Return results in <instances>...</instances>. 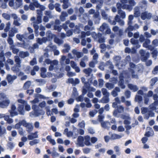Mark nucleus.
<instances>
[{
	"label": "nucleus",
	"mask_w": 158,
	"mask_h": 158,
	"mask_svg": "<svg viewBox=\"0 0 158 158\" xmlns=\"http://www.w3.org/2000/svg\"><path fill=\"white\" fill-rule=\"evenodd\" d=\"M78 95L77 89L75 87H73V91L72 94V97L74 98L76 97Z\"/></svg>",
	"instance_id": "obj_19"
},
{
	"label": "nucleus",
	"mask_w": 158,
	"mask_h": 158,
	"mask_svg": "<svg viewBox=\"0 0 158 158\" xmlns=\"http://www.w3.org/2000/svg\"><path fill=\"white\" fill-rule=\"evenodd\" d=\"M143 100L142 96L139 95H136L135 96V101L138 102L139 103L140 102Z\"/></svg>",
	"instance_id": "obj_26"
},
{
	"label": "nucleus",
	"mask_w": 158,
	"mask_h": 158,
	"mask_svg": "<svg viewBox=\"0 0 158 158\" xmlns=\"http://www.w3.org/2000/svg\"><path fill=\"white\" fill-rule=\"evenodd\" d=\"M140 15V12L136 9V7L135 8V11L134 13V15L135 17H138Z\"/></svg>",
	"instance_id": "obj_39"
},
{
	"label": "nucleus",
	"mask_w": 158,
	"mask_h": 158,
	"mask_svg": "<svg viewBox=\"0 0 158 158\" xmlns=\"http://www.w3.org/2000/svg\"><path fill=\"white\" fill-rule=\"evenodd\" d=\"M24 124L25 125L24 126V127H26L27 131L28 133H30L33 129V127L32 124L27 123L25 120Z\"/></svg>",
	"instance_id": "obj_2"
},
{
	"label": "nucleus",
	"mask_w": 158,
	"mask_h": 158,
	"mask_svg": "<svg viewBox=\"0 0 158 158\" xmlns=\"http://www.w3.org/2000/svg\"><path fill=\"white\" fill-rule=\"evenodd\" d=\"M83 152L85 154H88L89 153L91 150V148H86L82 149Z\"/></svg>",
	"instance_id": "obj_34"
},
{
	"label": "nucleus",
	"mask_w": 158,
	"mask_h": 158,
	"mask_svg": "<svg viewBox=\"0 0 158 158\" xmlns=\"http://www.w3.org/2000/svg\"><path fill=\"white\" fill-rule=\"evenodd\" d=\"M68 82L69 83L72 84L73 86H75L80 83V80L77 78H76L75 80L72 78H69L68 79Z\"/></svg>",
	"instance_id": "obj_4"
},
{
	"label": "nucleus",
	"mask_w": 158,
	"mask_h": 158,
	"mask_svg": "<svg viewBox=\"0 0 158 158\" xmlns=\"http://www.w3.org/2000/svg\"><path fill=\"white\" fill-rule=\"evenodd\" d=\"M150 53L148 52H146L145 54L141 56V60L143 62H146L149 58Z\"/></svg>",
	"instance_id": "obj_12"
},
{
	"label": "nucleus",
	"mask_w": 158,
	"mask_h": 158,
	"mask_svg": "<svg viewBox=\"0 0 158 158\" xmlns=\"http://www.w3.org/2000/svg\"><path fill=\"white\" fill-rule=\"evenodd\" d=\"M56 88V85H51L48 88V92H50L54 90Z\"/></svg>",
	"instance_id": "obj_28"
},
{
	"label": "nucleus",
	"mask_w": 158,
	"mask_h": 158,
	"mask_svg": "<svg viewBox=\"0 0 158 158\" xmlns=\"http://www.w3.org/2000/svg\"><path fill=\"white\" fill-rule=\"evenodd\" d=\"M105 117L104 115L99 114L98 116V120L101 123L103 121V119Z\"/></svg>",
	"instance_id": "obj_52"
},
{
	"label": "nucleus",
	"mask_w": 158,
	"mask_h": 158,
	"mask_svg": "<svg viewBox=\"0 0 158 158\" xmlns=\"http://www.w3.org/2000/svg\"><path fill=\"white\" fill-rule=\"evenodd\" d=\"M9 112L10 113V116L12 117L14 116L17 115L18 114L17 112L15 110L9 111Z\"/></svg>",
	"instance_id": "obj_56"
},
{
	"label": "nucleus",
	"mask_w": 158,
	"mask_h": 158,
	"mask_svg": "<svg viewBox=\"0 0 158 158\" xmlns=\"http://www.w3.org/2000/svg\"><path fill=\"white\" fill-rule=\"evenodd\" d=\"M31 85V82L30 81H27L24 83L23 88L25 90L28 89L29 88Z\"/></svg>",
	"instance_id": "obj_18"
},
{
	"label": "nucleus",
	"mask_w": 158,
	"mask_h": 158,
	"mask_svg": "<svg viewBox=\"0 0 158 158\" xmlns=\"http://www.w3.org/2000/svg\"><path fill=\"white\" fill-rule=\"evenodd\" d=\"M7 146L9 148L10 150L12 149L15 147V145H14L13 143L11 142L8 143Z\"/></svg>",
	"instance_id": "obj_51"
},
{
	"label": "nucleus",
	"mask_w": 158,
	"mask_h": 158,
	"mask_svg": "<svg viewBox=\"0 0 158 158\" xmlns=\"http://www.w3.org/2000/svg\"><path fill=\"white\" fill-rule=\"evenodd\" d=\"M99 2V3L96 6V9L98 10H99L101 8L103 2V0H100Z\"/></svg>",
	"instance_id": "obj_35"
},
{
	"label": "nucleus",
	"mask_w": 158,
	"mask_h": 158,
	"mask_svg": "<svg viewBox=\"0 0 158 158\" xmlns=\"http://www.w3.org/2000/svg\"><path fill=\"white\" fill-rule=\"evenodd\" d=\"M84 138L83 136H79L78 137L77 141V144L78 145L79 147H83L84 146Z\"/></svg>",
	"instance_id": "obj_3"
},
{
	"label": "nucleus",
	"mask_w": 158,
	"mask_h": 158,
	"mask_svg": "<svg viewBox=\"0 0 158 158\" xmlns=\"http://www.w3.org/2000/svg\"><path fill=\"white\" fill-rule=\"evenodd\" d=\"M54 29L55 30H57L59 32L61 31L62 28L59 26L54 25Z\"/></svg>",
	"instance_id": "obj_60"
},
{
	"label": "nucleus",
	"mask_w": 158,
	"mask_h": 158,
	"mask_svg": "<svg viewBox=\"0 0 158 158\" xmlns=\"http://www.w3.org/2000/svg\"><path fill=\"white\" fill-rule=\"evenodd\" d=\"M40 140L39 139H34L30 141L29 144L31 146H33L39 143Z\"/></svg>",
	"instance_id": "obj_29"
},
{
	"label": "nucleus",
	"mask_w": 158,
	"mask_h": 158,
	"mask_svg": "<svg viewBox=\"0 0 158 158\" xmlns=\"http://www.w3.org/2000/svg\"><path fill=\"white\" fill-rule=\"evenodd\" d=\"M36 135V136L33 135L31 133V135H28L27 138L29 140H33L34 139L38 138V135Z\"/></svg>",
	"instance_id": "obj_36"
},
{
	"label": "nucleus",
	"mask_w": 158,
	"mask_h": 158,
	"mask_svg": "<svg viewBox=\"0 0 158 158\" xmlns=\"http://www.w3.org/2000/svg\"><path fill=\"white\" fill-rule=\"evenodd\" d=\"M60 4L58 3H56L55 4V7L56 11L58 12L61 11V8L60 7Z\"/></svg>",
	"instance_id": "obj_49"
},
{
	"label": "nucleus",
	"mask_w": 158,
	"mask_h": 158,
	"mask_svg": "<svg viewBox=\"0 0 158 158\" xmlns=\"http://www.w3.org/2000/svg\"><path fill=\"white\" fill-rule=\"evenodd\" d=\"M46 37L48 39V41L52 40L53 38L56 36V35L52 33L51 31H48L46 33Z\"/></svg>",
	"instance_id": "obj_7"
},
{
	"label": "nucleus",
	"mask_w": 158,
	"mask_h": 158,
	"mask_svg": "<svg viewBox=\"0 0 158 158\" xmlns=\"http://www.w3.org/2000/svg\"><path fill=\"white\" fill-rule=\"evenodd\" d=\"M54 41L56 44H58V45H60L62 44L63 43V41L61 39H59L56 36L55 37L54 39Z\"/></svg>",
	"instance_id": "obj_15"
},
{
	"label": "nucleus",
	"mask_w": 158,
	"mask_h": 158,
	"mask_svg": "<svg viewBox=\"0 0 158 158\" xmlns=\"http://www.w3.org/2000/svg\"><path fill=\"white\" fill-rule=\"evenodd\" d=\"M124 77L122 74H120L119 77V81L118 82V85L120 86L122 89H124L125 88L126 86L124 84Z\"/></svg>",
	"instance_id": "obj_1"
},
{
	"label": "nucleus",
	"mask_w": 158,
	"mask_h": 158,
	"mask_svg": "<svg viewBox=\"0 0 158 158\" xmlns=\"http://www.w3.org/2000/svg\"><path fill=\"white\" fill-rule=\"evenodd\" d=\"M130 42L133 45H135L136 44L139 43V42L138 40H135L133 38H132L131 39Z\"/></svg>",
	"instance_id": "obj_32"
},
{
	"label": "nucleus",
	"mask_w": 158,
	"mask_h": 158,
	"mask_svg": "<svg viewBox=\"0 0 158 158\" xmlns=\"http://www.w3.org/2000/svg\"><path fill=\"white\" fill-rule=\"evenodd\" d=\"M15 45H13L10 46V48L12 50L13 53L17 54L19 52V49L15 48Z\"/></svg>",
	"instance_id": "obj_21"
},
{
	"label": "nucleus",
	"mask_w": 158,
	"mask_h": 158,
	"mask_svg": "<svg viewBox=\"0 0 158 158\" xmlns=\"http://www.w3.org/2000/svg\"><path fill=\"white\" fill-rule=\"evenodd\" d=\"M16 38L19 40L20 41H22L23 38H24V35H20V34H17L16 35Z\"/></svg>",
	"instance_id": "obj_37"
},
{
	"label": "nucleus",
	"mask_w": 158,
	"mask_h": 158,
	"mask_svg": "<svg viewBox=\"0 0 158 158\" xmlns=\"http://www.w3.org/2000/svg\"><path fill=\"white\" fill-rule=\"evenodd\" d=\"M92 69L91 68H89L87 69H85L83 70V72L85 74L89 76L91 73L92 71Z\"/></svg>",
	"instance_id": "obj_23"
},
{
	"label": "nucleus",
	"mask_w": 158,
	"mask_h": 158,
	"mask_svg": "<svg viewBox=\"0 0 158 158\" xmlns=\"http://www.w3.org/2000/svg\"><path fill=\"white\" fill-rule=\"evenodd\" d=\"M15 62L16 63V65H18V67L20 68L21 66V60L18 56H15L14 57Z\"/></svg>",
	"instance_id": "obj_14"
},
{
	"label": "nucleus",
	"mask_w": 158,
	"mask_h": 158,
	"mask_svg": "<svg viewBox=\"0 0 158 158\" xmlns=\"http://www.w3.org/2000/svg\"><path fill=\"white\" fill-rule=\"evenodd\" d=\"M152 44L155 47L158 46V39H155L152 41Z\"/></svg>",
	"instance_id": "obj_64"
},
{
	"label": "nucleus",
	"mask_w": 158,
	"mask_h": 158,
	"mask_svg": "<svg viewBox=\"0 0 158 158\" xmlns=\"http://www.w3.org/2000/svg\"><path fill=\"white\" fill-rule=\"evenodd\" d=\"M45 113V111L42 109H37L34 111L33 115H34L35 117H36L39 116L40 115H44Z\"/></svg>",
	"instance_id": "obj_5"
},
{
	"label": "nucleus",
	"mask_w": 158,
	"mask_h": 158,
	"mask_svg": "<svg viewBox=\"0 0 158 158\" xmlns=\"http://www.w3.org/2000/svg\"><path fill=\"white\" fill-rule=\"evenodd\" d=\"M10 22H8L7 23L6 25V27L4 29V31L6 32H8L10 29Z\"/></svg>",
	"instance_id": "obj_41"
},
{
	"label": "nucleus",
	"mask_w": 158,
	"mask_h": 158,
	"mask_svg": "<svg viewBox=\"0 0 158 158\" xmlns=\"http://www.w3.org/2000/svg\"><path fill=\"white\" fill-rule=\"evenodd\" d=\"M158 72V65L156 66L153 70L152 71V73L154 74H156Z\"/></svg>",
	"instance_id": "obj_61"
},
{
	"label": "nucleus",
	"mask_w": 158,
	"mask_h": 158,
	"mask_svg": "<svg viewBox=\"0 0 158 158\" xmlns=\"http://www.w3.org/2000/svg\"><path fill=\"white\" fill-rule=\"evenodd\" d=\"M116 6L118 10V13H119L122 10L121 9L122 8V4L119 2H118L116 4Z\"/></svg>",
	"instance_id": "obj_33"
},
{
	"label": "nucleus",
	"mask_w": 158,
	"mask_h": 158,
	"mask_svg": "<svg viewBox=\"0 0 158 158\" xmlns=\"http://www.w3.org/2000/svg\"><path fill=\"white\" fill-rule=\"evenodd\" d=\"M85 123L84 120L78 123L79 126L81 128H84L85 127Z\"/></svg>",
	"instance_id": "obj_63"
},
{
	"label": "nucleus",
	"mask_w": 158,
	"mask_h": 158,
	"mask_svg": "<svg viewBox=\"0 0 158 158\" xmlns=\"http://www.w3.org/2000/svg\"><path fill=\"white\" fill-rule=\"evenodd\" d=\"M42 16H41V15H37L36 22H34V23H36L37 24H39L41 23L42 21Z\"/></svg>",
	"instance_id": "obj_30"
},
{
	"label": "nucleus",
	"mask_w": 158,
	"mask_h": 158,
	"mask_svg": "<svg viewBox=\"0 0 158 158\" xmlns=\"http://www.w3.org/2000/svg\"><path fill=\"white\" fill-rule=\"evenodd\" d=\"M101 14L102 18L104 19H107V15L104 10L102 11Z\"/></svg>",
	"instance_id": "obj_45"
},
{
	"label": "nucleus",
	"mask_w": 158,
	"mask_h": 158,
	"mask_svg": "<svg viewBox=\"0 0 158 158\" xmlns=\"http://www.w3.org/2000/svg\"><path fill=\"white\" fill-rule=\"evenodd\" d=\"M6 79L9 83L13 81L12 76L10 74H8L7 75L6 77Z\"/></svg>",
	"instance_id": "obj_48"
},
{
	"label": "nucleus",
	"mask_w": 158,
	"mask_h": 158,
	"mask_svg": "<svg viewBox=\"0 0 158 158\" xmlns=\"http://www.w3.org/2000/svg\"><path fill=\"white\" fill-rule=\"evenodd\" d=\"M64 47L66 48L62 50L63 52L64 53L68 52L70 48V46L68 44H65L64 45Z\"/></svg>",
	"instance_id": "obj_24"
},
{
	"label": "nucleus",
	"mask_w": 158,
	"mask_h": 158,
	"mask_svg": "<svg viewBox=\"0 0 158 158\" xmlns=\"http://www.w3.org/2000/svg\"><path fill=\"white\" fill-rule=\"evenodd\" d=\"M6 98V95L4 93H1L0 94V100H3L4 99Z\"/></svg>",
	"instance_id": "obj_59"
},
{
	"label": "nucleus",
	"mask_w": 158,
	"mask_h": 158,
	"mask_svg": "<svg viewBox=\"0 0 158 158\" xmlns=\"http://www.w3.org/2000/svg\"><path fill=\"white\" fill-rule=\"evenodd\" d=\"M2 101H0V107L2 108H4L7 106L10 103L9 99Z\"/></svg>",
	"instance_id": "obj_6"
},
{
	"label": "nucleus",
	"mask_w": 158,
	"mask_h": 158,
	"mask_svg": "<svg viewBox=\"0 0 158 158\" xmlns=\"http://www.w3.org/2000/svg\"><path fill=\"white\" fill-rule=\"evenodd\" d=\"M29 54L28 52L20 51L19 52V56L22 58H24L26 57L29 56Z\"/></svg>",
	"instance_id": "obj_10"
},
{
	"label": "nucleus",
	"mask_w": 158,
	"mask_h": 158,
	"mask_svg": "<svg viewBox=\"0 0 158 158\" xmlns=\"http://www.w3.org/2000/svg\"><path fill=\"white\" fill-rule=\"evenodd\" d=\"M99 86L102 87L104 84V80L103 79L100 78L98 79Z\"/></svg>",
	"instance_id": "obj_57"
},
{
	"label": "nucleus",
	"mask_w": 158,
	"mask_h": 158,
	"mask_svg": "<svg viewBox=\"0 0 158 158\" xmlns=\"http://www.w3.org/2000/svg\"><path fill=\"white\" fill-rule=\"evenodd\" d=\"M128 3L130 5H131L132 7L135 6L136 4V2L134 0H129L128 1Z\"/></svg>",
	"instance_id": "obj_58"
},
{
	"label": "nucleus",
	"mask_w": 158,
	"mask_h": 158,
	"mask_svg": "<svg viewBox=\"0 0 158 158\" xmlns=\"http://www.w3.org/2000/svg\"><path fill=\"white\" fill-rule=\"evenodd\" d=\"M118 14L120 15L121 17L123 19H124L126 17V14L124 11L122 10L121 11L118 13Z\"/></svg>",
	"instance_id": "obj_44"
},
{
	"label": "nucleus",
	"mask_w": 158,
	"mask_h": 158,
	"mask_svg": "<svg viewBox=\"0 0 158 158\" xmlns=\"http://www.w3.org/2000/svg\"><path fill=\"white\" fill-rule=\"evenodd\" d=\"M83 96L82 94L80 95L76 98V100L77 102H82L83 101Z\"/></svg>",
	"instance_id": "obj_55"
},
{
	"label": "nucleus",
	"mask_w": 158,
	"mask_h": 158,
	"mask_svg": "<svg viewBox=\"0 0 158 158\" xmlns=\"http://www.w3.org/2000/svg\"><path fill=\"white\" fill-rule=\"evenodd\" d=\"M126 64L127 63L125 61H122L119 63L121 69L124 68Z\"/></svg>",
	"instance_id": "obj_62"
},
{
	"label": "nucleus",
	"mask_w": 158,
	"mask_h": 158,
	"mask_svg": "<svg viewBox=\"0 0 158 158\" xmlns=\"http://www.w3.org/2000/svg\"><path fill=\"white\" fill-rule=\"evenodd\" d=\"M128 87L130 89L132 90L133 92L137 91L139 89L136 85H134L131 84H128Z\"/></svg>",
	"instance_id": "obj_9"
},
{
	"label": "nucleus",
	"mask_w": 158,
	"mask_h": 158,
	"mask_svg": "<svg viewBox=\"0 0 158 158\" xmlns=\"http://www.w3.org/2000/svg\"><path fill=\"white\" fill-rule=\"evenodd\" d=\"M39 48V45L37 43L34 44L33 45L32 47H31V49H33V52H31V50H30V52L31 53H34V49L38 48Z\"/></svg>",
	"instance_id": "obj_40"
},
{
	"label": "nucleus",
	"mask_w": 158,
	"mask_h": 158,
	"mask_svg": "<svg viewBox=\"0 0 158 158\" xmlns=\"http://www.w3.org/2000/svg\"><path fill=\"white\" fill-rule=\"evenodd\" d=\"M123 135H121L115 134H113L111 135V139L113 140L118 139L121 138Z\"/></svg>",
	"instance_id": "obj_22"
},
{
	"label": "nucleus",
	"mask_w": 158,
	"mask_h": 158,
	"mask_svg": "<svg viewBox=\"0 0 158 158\" xmlns=\"http://www.w3.org/2000/svg\"><path fill=\"white\" fill-rule=\"evenodd\" d=\"M101 125L102 127L104 128H107L108 127L107 126V125H110V123L108 121H103L101 123Z\"/></svg>",
	"instance_id": "obj_17"
},
{
	"label": "nucleus",
	"mask_w": 158,
	"mask_h": 158,
	"mask_svg": "<svg viewBox=\"0 0 158 158\" xmlns=\"http://www.w3.org/2000/svg\"><path fill=\"white\" fill-rule=\"evenodd\" d=\"M98 140V139L95 137H92L90 138V141L92 143H95Z\"/></svg>",
	"instance_id": "obj_54"
},
{
	"label": "nucleus",
	"mask_w": 158,
	"mask_h": 158,
	"mask_svg": "<svg viewBox=\"0 0 158 158\" xmlns=\"http://www.w3.org/2000/svg\"><path fill=\"white\" fill-rule=\"evenodd\" d=\"M2 16L5 19L7 20H9L10 19V16L6 13H4L2 14Z\"/></svg>",
	"instance_id": "obj_38"
},
{
	"label": "nucleus",
	"mask_w": 158,
	"mask_h": 158,
	"mask_svg": "<svg viewBox=\"0 0 158 158\" xmlns=\"http://www.w3.org/2000/svg\"><path fill=\"white\" fill-rule=\"evenodd\" d=\"M117 110L119 113L122 112L123 111L124 107L122 106H117Z\"/></svg>",
	"instance_id": "obj_53"
},
{
	"label": "nucleus",
	"mask_w": 158,
	"mask_h": 158,
	"mask_svg": "<svg viewBox=\"0 0 158 158\" xmlns=\"http://www.w3.org/2000/svg\"><path fill=\"white\" fill-rule=\"evenodd\" d=\"M120 91V89L119 87H116L111 92V94L114 97H116L118 95L117 92H119Z\"/></svg>",
	"instance_id": "obj_11"
},
{
	"label": "nucleus",
	"mask_w": 158,
	"mask_h": 158,
	"mask_svg": "<svg viewBox=\"0 0 158 158\" xmlns=\"http://www.w3.org/2000/svg\"><path fill=\"white\" fill-rule=\"evenodd\" d=\"M24 106L22 104H19L17 110L19 113V114L21 115L24 114L25 111L24 110Z\"/></svg>",
	"instance_id": "obj_8"
},
{
	"label": "nucleus",
	"mask_w": 158,
	"mask_h": 158,
	"mask_svg": "<svg viewBox=\"0 0 158 158\" xmlns=\"http://www.w3.org/2000/svg\"><path fill=\"white\" fill-rule=\"evenodd\" d=\"M125 95L127 98H129L131 97V92L129 90H127L125 92Z\"/></svg>",
	"instance_id": "obj_47"
},
{
	"label": "nucleus",
	"mask_w": 158,
	"mask_h": 158,
	"mask_svg": "<svg viewBox=\"0 0 158 158\" xmlns=\"http://www.w3.org/2000/svg\"><path fill=\"white\" fill-rule=\"evenodd\" d=\"M107 24L105 23H103L100 27V30L101 31H103L106 29Z\"/></svg>",
	"instance_id": "obj_46"
},
{
	"label": "nucleus",
	"mask_w": 158,
	"mask_h": 158,
	"mask_svg": "<svg viewBox=\"0 0 158 158\" xmlns=\"http://www.w3.org/2000/svg\"><path fill=\"white\" fill-rule=\"evenodd\" d=\"M25 119H23L22 121H19L18 123L16 124L15 125V128L17 129H19L21 128L20 127L21 125H23V126H24L25 125Z\"/></svg>",
	"instance_id": "obj_13"
},
{
	"label": "nucleus",
	"mask_w": 158,
	"mask_h": 158,
	"mask_svg": "<svg viewBox=\"0 0 158 158\" xmlns=\"http://www.w3.org/2000/svg\"><path fill=\"white\" fill-rule=\"evenodd\" d=\"M158 51L156 49L154 50L152 52V57L156 58L157 56Z\"/></svg>",
	"instance_id": "obj_42"
},
{
	"label": "nucleus",
	"mask_w": 158,
	"mask_h": 158,
	"mask_svg": "<svg viewBox=\"0 0 158 158\" xmlns=\"http://www.w3.org/2000/svg\"><path fill=\"white\" fill-rule=\"evenodd\" d=\"M114 149L116 152V154L118 156L121 155V152H120V148L118 146H116L114 148Z\"/></svg>",
	"instance_id": "obj_27"
},
{
	"label": "nucleus",
	"mask_w": 158,
	"mask_h": 158,
	"mask_svg": "<svg viewBox=\"0 0 158 158\" xmlns=\"http://www.w3.org/2000/svg\"><path fill=\"white\" fill-rule=\"evenodd\" d=\"M109 96L108 95L104 96L102 98V101L100 102L103 103H108L109 101Z\"/></svg>",
	"instance_id": "obj_16"
},
{
	"label": "nucleus",
	"mask_w": 158,
	"mask_h": 158,
	"mask_svg": "<svg viewBox=\"0 0 158 158\" xmlns=\"http://www.w3.org/2000/svg\"><path fill=\"white\" fill-rule=\"evenodd\" d=\"M105 86L107 88L110 90L114 88V85L113 83L107 82L105 84Z\"/></svg>",
	"instance_id": "obj_25"
},
{
	"label": "nucleus",
	"mask_w": 158,
	"mask_h": 158,
	"mask_svg": "<svg viewBox=\"0 0 158 158\" xmlns=\"http://www.w3.org/2000/svg\"><path fill=\"white\" fill-rule=\"evenodd\" d=\"M18 67V65H16L12 67L11 69L14 72L17 73L19 71V69L18 68H17Z\"/></svg>",
	"instance_id": "obj_50"
},
{
	"label": "nucleus",
	"mask_w": 158,
	"mask_h": 158,
	"mask_svg": "<svg viewBox=\"0 0 158 158\" xmlns=\"http://www.w3.org/2000/svg\"><path fill=\"white\" fill-rule=\"evenodd\" d=\"M141 18L143 20H144L146 19H147V11H145L141 13Z\"/></svg>",
	"instance_id": "obj_43"
},
{
	"label": "nucleus",
	"mask_w": 158,
	"mask_h": 158,
	"mask_svg": "<svg viewBox=\"0 0 158 158\" xmlns=\"http://www.w3.org/2000/svg\"><path fill=\"white\" fill-rule=\"evenodd\" d=\"M102 94L104 96H109V93L107 91L106 89L103 88L102 89Z\"/></svg>",
	"instance_id": "obj_31"
},
{
	"label": "nucleus",
	"mask_w": 158,
	"mask_h": 158,
	"mask_svg": "<svg viewBox=\"0 0 158 158\" xmlns=\"http://www.w3.org/2000/svg\"><path fill=\"white\" fill-rule=\"evenodd\" d=\"M158 81V79L157 77H155L152 78L150 81V85L152 86H153Z\"/></svg>",
	"instance_id": "obj_20"
}]
</instances>
